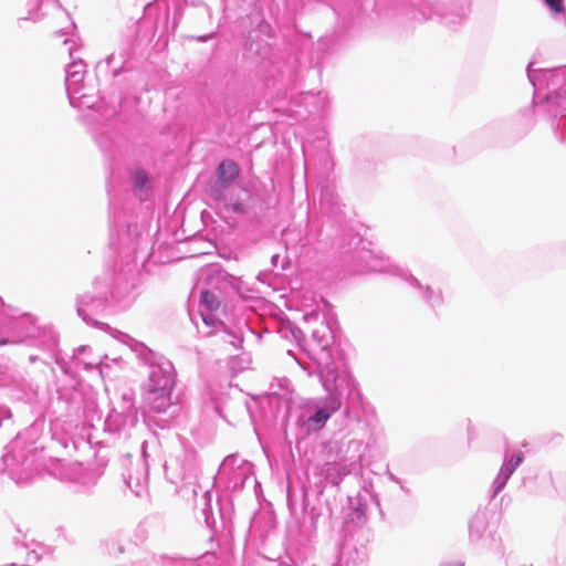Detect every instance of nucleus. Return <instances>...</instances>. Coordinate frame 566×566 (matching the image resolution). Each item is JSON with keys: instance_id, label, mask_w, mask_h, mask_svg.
I'll return each instance as SVG.
<instances>
[{"instance_id": "nucleus-51", "label": "nucleus", "mask_w": 566, "mask_h": 566, "mask_svg": "<svg viewBox=\"0 0 566 566\" xmlns=\"http://www.w3.org/2000/svg\"><path fill=\"white\" fill-rule=\"evenodd\" d=\"M557 138L563 140V139H566V136L560 135V136H557Z\"/></svg>"}, {"instance_id": "nucleus-49", "label": "nucleus", "mask_w": 566, "mask_h": 566, "mask_svg": "<svg viewBox=\"0 0 566 566\" xmlns=\"http://www.w3.org/2000/svg\"><path fill=\"white\" fill-rule=\"evenodd\" d=\"M352 444H354V446H360V442L355 441V440H352V441L349 442V446H352Z\"/></svg>"}, {"instance_id": "nucleus-2", "label": "nucleus", "mask_w": 566, "mask_h": 566, "mask_svg": "<svg viewBox=\"0 0 566 566\" xmlns=\"http://www.w3.org/2000/svg\"><path fill=\"white\" fill-rule=\"evenodd\" d=\"M114 336L128 345L149 366L145 401L150 410L163 413L177 405L180 391L176 390V371L172 363L123 332L116 331Z\"/></svg>"}, {"instance_id": "nucleus-26", "label": "nucleus", "mask_w": 566, "mask_h": 566, "mask_svg": "<svg viewBox=\"0 0 566 566\" xmlns=\"http://www.w3.org/2000/svg\"><path fill=\"white\" fill-rule=\"evenodd\" d=\"M81 401L82 394L80 391L72 392L69 405L70 415L78 418H87L90 413H93L95 411V402L94 400H88L85 401L83 406H81Z\"/></svg>"}, {"instance_id": "nucleus-30", "label": "nucleus", "mask_w": 566, "mask_h": 566, "mask_svg": "<svg viewBox=\"0 0 566 566\" xmlns=\"http://www.w3.org/2000/svg\"><path fill=\"white\" fill-rule=\"evenodd\" d=\"M555 17L565 15L564 0H544Z\"/></svg>"}, {"instance_id": "nucleus-44", "label": "nucleus", "mask_w": 566, "mask_h": 566, "mask_svg": "<svg viewBox=\"0 0 566 566\" xmlns=\"http://www.w3.org/2000/svg\"><path fill=\"white\" fill-rule=\"evenodd\" d=\"M114 60H115L114 54L109 55V56L107 57V60H106V61H107V64H108V65H111V64L113 63V61H114Z\"/></svg>"}, {"instance_id": "nucleus-41", "label": "nucleus", "mask_w": 566, "mask_h": 566, "mask_svg": "<svg viewBox=\"0 0 566 566\" xmlns=\"http://www.w3.org/2000/svg\"><path fill=\"white\" fill-rule=\"evenodd\" d=\"M399 488L406 493V494H409L410 493V489L407 488L403 482L401 481V484H398Z\"/></svg>"}, {"instance_id": "nucleus-1", "label": "nucleus", "mask_w": 566, "mask_h": 566, "mask_svg": "<svg viewBox=\"0 0 566 566\" xmlns=\"http://www.w3.org/2000/svg\"><path fill=\"white\" fill-rule=\"evenodd\" d=\"M111 247L126 259L118 270L107 271L93 282V293L87 292L76 298V312L82 321L95 328L109 329L111 327L99 321L102 314L109 306L118 310L128 308L138 295L139 264L138 254L147 256L148 240L143 235V226L132 220L125 209L117 216L112 210L114 202H109Z\"/></svg>"}, {"instance_id": "nucleus-34", "label": "nucleus", "mask_w": 566, "mask_h": 566, "mask_svg": "<svg viewBox=\"0 0 566 566\" xmlns=\"http://www.w3.org/2000/svg\"><path fill=\"white\" fill-rule=\"evenodd\" d=\"M34 3L38 6V10L40 11L44 6L51 3L57 11H61L62 8L57 1L54 0H42L39 2L38 0H34Z\"/></svg>"}, {"instance_id": "nucleus-4", "label": "nucleus", "mask_w": 566, "mask_h": 566, "mask_svg": "<svg viewBox=\"0 0 566 566\" xmlns=\"http://www.w3.org/2000/svg\"><path fill=\"white\" fill-rule=\"evenodd\" d=\"M526 73L534 92V114L551 120L556 129L555 120L559 118L562 126L566 125V67L533 69L528 63Z\"/></svg>"}, {"instance_id": "nucleus-22", "label": "nucleus", "mask_w": 566, "mask_h": 566, "mask_svg": "<svg viewBox=\"0 0 566 566\" xmlns=\"http://www.w3.org/2000/svg\"><path fill=\"white\" fill-rule=\"evenodd\" d=\"M326 96L319 94H312L311 92L302 93L295 97L291 104L292 106H304L308 114L321 115L325 112Z\"/></svg>"}, {"instance_id": "nucleus-31", "label": "nucleus", "mask_w": 566, "mask_h": 566, "mask_svg": "<svg viewBox=\"0 0 566 566\" xmlns=\"http://www.w3.org/2000/svg\"><path fill=\"white\" fill-rule=\"evenodd\" d=\"M2 300L0 298V346L9 344V338H6V327H3V323H6V315L2 312Z\"/></svg>"}, {"instance_id": "nucleus-42", "label": "nucleus", "mask_w": 566, "mask_h": 566, "mask_svg": "<svg viewBox=\"0 0 566 566\" xmlns=\"http://www.w3.org/2000/svg\"><path fill=\"white\" fill-rule=\"evenodd\" d=\"M87 475L91 478L92 484H95L96 483V476H95L94 472H88Z\"/></svg>"}, {"instance_id": "nucleus-37", "label": "nucleus", "mask_w": 566, "mask_h": 566, "mask_svg": "<svg viewBox=\"0 0 566 566\" xmlns=\"http://www.w3.org/2000/svg\"><path fill=\"white\" fill-rule=\"evenodd\" d=\"M214 36V32H211L209 34L197 36V41L199 42H207L208 40L212 39Z\"/></svg>"}, {"instance_id": "nucleus-23", "label": "nucleus", "mask_w": 566, "mask_h": 566, "mask_svg": "<svg viewBox=\"0 0 566 566\" xmlns=\"http://www.w3.org/2000/svg\"><path fill=\"white\" fill-rule=\"evenodd\" d=\"M490 511L486 507H480L469 521L470 541L476 543L481 541L488 531Z\"/></svg>"}, {"instance_id": "nucleus-25", "label": "nucleus", "mask_w": 566, "mask_h": 566, "mask_svg": "<svg viewBox=\"0 0 566 566\" xmlns=\"http://www.w3.org/2000/svg\"><path fill=\"white\" fill-rule=\"evenodd\" d=\"M471 11L470 0H451L449 10L442 15L446 24L455 25L468 18Z\"/></svg>"}, {"instance_id": "nucleus-19", "label": "nucleus", "mask_w": 566, "mask_h": 566, "mask_svg": "<svg viewBox=\"0 0 566 566\" xmlns=\"http://www.w3.org/2000/svg\"><path fill=\"white\" fill-rule=\"evenodd\" d=\"M145 446L146 442L142 444L143 462L137 463V468L134 472L129 471L127 475H124L125 483L137 496H140L146 491L148 481V464L146 461Z\"/></svg>"}, {"instance_id": "nucleus-17", "label": "nucleus", "mask_w": 566, "mask_h": 566, "mask_svg": "<svg viewBox=\"0 0 566 566\" xmlns=\"http://www.w3.org/2000/svg\"><path fill=\"white\" fill-rule=\"evenodd\" d=\"M354 259L357 262V271L359 272L394 273L398 270L388 259L376 255L374 251L365 247L355 252Z\"/></svg>"}, {"instance_id": "nucleus-43", "label": "nucleus", "mask_w": 566, "mask_h": 566, "mask_svg": "<svg viewBox=\"0 0 566 566\" xmlns=\"http://www.w3.org/2000/svg\"><path fill=\"white\" fill-rule=\"evenodd\" d=\"M39 359H40V357H38V356H35V355H30V356H29V361H30L31 364L35 363V361H36V360H39Z\"/></svg>"}, {"instance_id": "nucleus-15", "label": "nucleus", "mask_w": 566, "mask_h": 566, "mask_svg": "<svg viewBox=\"0 0 566 566\" xmlns=\"http://www.w3.org/2000/svg\"><path fill=\"white\" fill-rule=\"evenodd\" d=\"M356 467L355 461H348L343 457H337L332 461H326L317 468L319 476V493L323 492V483H329L339 486L345 476L349 475Z\"/></svg>"}, {"instance_id": "nucleus-12", "label": "nucleus", "mask_w": 566, "mask_h": 566, "mask_svg": "<svg viewBox=\"0 0 566 566\" xmlns=\"http://www.w3.org/2000/svg\"><path fill=\"white\" fill-rule=\"evenodd\" d=\"M86 73V64L82 59H73L66 67L65 87L70 104L77 108H91L94 105L93 97L84 92L83 80Z\"/></svg>"}, {"instance_id": "nucleus-33", "label": "nucleus", "mask_w": 566, "mask_h": 566, "mask_svg": "<svg viewBox=\"0 0 566 566\" xmlns=\"http://www.w3.org/2000/svg\"><path fill=\"white\" fill-rule=\"evenodd\" d=\"M15 460V455L14 454H7L4 458H3V461H4V464H6V468L7 470H9L10 472V475L13 480H15L17 482H20V480L22 479L21 476H15L14 472H13V469L10 468V461H14Z\"/></svg>"}, {"instance_id": "nucleus-18", "label": "nucleus", "mask_w": 566, "mask_h": 566, "mask_svg": "<svg viewBox=\"0 0 566 566\" xmlns=\"http://www.w3.org/2000/svg\"><path fill=\"white\" fill-rule=\"evenodd\" d=\"M324 515L323 506L304 507L302 518L298 522V536L300 541L307 544L312 543L317 535V524L319 518Z\"/></svg>"}, {"instance_id": "nucleus-46", "label": "nucleus", "mask_w": 566, "mask_h": 566, "mask_svg": "<svg viewBox=\"0 0 566 566\" xmlns=\"http://www.w3.org/2000/svg\"><path fill=\"white\" fill-rule=\"evenodd\" d=\"M104 145H105V146H107V147H109V146H112L113 144H104ZM102 151H103V153H106V151H108V148L103 147V148H102Z\"/></svg>"}, {"instance_id": "nucleus-20", "label": "nucleus", "mask_w": 566, "mask_h": 566, "mask_svg": "<svg viewBox=\"0 0 566 566\" xmlns=\"http://www.w3.org/2000/svg\"><path fill=\"white\" fill-rule=\"evenodd\" d=\"M406 281L410 286L417 290L421 300L431 308L436 310L443 305L444 297L441 290H436L430 285H423L417 277L410 274L406 276Z\"/></svg>"}, {"instance_id": "nucleus-5", "label": "nucleus", "mask_w": 566, "mask_h": 566, "mask_svg": "<svg viewBox=\"0 0 566 566\" xmlns=\"http://www.w3.org/2000/svg\"><path fill=\"white\" fill-rule=\"evenodd\" d=\"M279 332L282 337L295 340L297 346L316 364L321 382L325 390H329L337 380L338 374L331 352L334 335L328 324L321 322L313 329L308 342L305 339L303 331L290 321L283 322Z\"/></svg>"}, {"instance_id": "nucleus-53", "label": "nucleus", "mask_w": 566, "mask_h": 566, "mask_svg": "<svg viewBox=\"0 0 566 566\" xmlns=\"http://www.w3.org/2000/svg\"><path fill=\"white\" fill-rule=\"evenodd\" d=\"M305 151H306V150H305V147L303 146V147H302V153H303L304 155H305Z\"/></svg>"}, {"instance_id": "nucleus-40", "label": "nucleus", "mask_w": 566, "mask_h": 566, "mask_svg": "<svg viewBox=\"0 0 566 566\" xmlns=\"http://www.w3.org/2000/svg\"><path fill=\"white\" fill-rule=\"evenodd\" d=\"M440 566H463L460 562H450V563H443Z\"/></svg>"}, {"instance_id": "nucleus-24", "label": "nucleus", "mask_w": 566, "mask_h": 566, "mask_svg": "<svg viewBox=\"0 0 566 566\" xmlns=\"http://www.w3.org/2000/svg\"><path fill=\"white\" fill-rule=\"evenodd\" d=\"M368 408V403L364 400L363 395L358 389L354 388L348 392L344 410L347 418L360 421L361 416L367 413Z\"/></svg>"}, {"instance_id": "nucleus-50", "label": "nucleus", "mask_w": 566, "mask_h": 566, "mask_svg": "<svg viewBox=\"0 0 566 566\" xmlns=\"http://www.w3.org/2000/svg\"><path fill=\"white\" fill-rule=\"evenodd\" d=\"M151 8H153V3H147V4L145 6V10H151Z\"/></svg>"}, {"instance_id": "nucleus-14", "label": "nucleus", "mask_w": 566, "mask_h": 566, "mask_svg": "<svg viewBox=\"0 0 566 566\" xmlns=\"http://www.w3.org/2000/svg\"><path fill=\"white\" fill-rule=\"evenodd\" d=\"M126 186L139 202L150 201L154 195V179L142 166L134 165L127 169Z\"/></svg>"}, {"instance_id": "nucleus-48", "label": "nucleus", "mask_w": 566, "mask_h": 566, "mask_svg": "<svg viewBox=\"0 0 566 566\" xmlns=\"http://www.w3.org/2000/svg\"><path fill=\"white\" fill-rule=\"evenodd\" d=\"M116 113H117V108H116V107H114V108H113V111H112V113H111L109 115H106V116H107V117H111V116L115 115Z\"/></svg>"}, {"instance_id": "nucleus-32", "label": "nucleus", "mask_w": 566, "mask_h": 566, "mask_svg": "<svg viewBox=\"0 0 566 566\" xmlns=\"http://www.w3.org/2000/svg\"><path fill=\"white\" fill-rule=\"evenodd\" d=\"M108 554L119 555L124 553V546L115 539L107 542L106 544Z\"/></svg>"}, {"instance_id": "nucleus-39", "label": "nucleus", "mask_w": 566, "mask_h": 566, "mask_svg": "<svg viewBox=\"0 0 566 566\" xmlns=\"http://www.w3.org/2000/svg\"><path fill=\"white\" fill-rule=\"evenodd\" d=\"M280 259H281V258H280V255H279V254H274V255H272V258H271V263H272V265H273L274 268H276V266H277V264H279V262H280Z\"/></svg>"}, {"instance_id": "nucleus-7", "label": "nucleus", "mask_w": 566, "mask_h": 566, "mask_svg": "<svg viewBox=\"0 0 566 566\" xmlns=\"http://www.w3.org/2000/svg\"><path fill=\"white\" fill-rule=\"evenodd\" d=\"M239 176L238 165L230 159L222 160L217 167V178L209 186L210 198L228 212L242 214L247 211L245 205L234 196L238 187L234 180Z\"/></svg>"}, {"instance_id": "nucleus-35", "label": "nucleus", "mask_w": 566, "mask_h": 566, "mask_svg": "<svg viewBox=\"0 0 566 566\" xmlns=\"http://www.w3.org/2000/svg\"><path fill=\"white\" fill-rule=\"evenodd\" d=\"M287 355L291 356L303 369H307L303 359L296 356L293 350L289 349Z\"/></svg>"}, {"instance_id": "nucleus-45", "label": "nucleus", "mask_w": 566, "mask_h": 566, "mask_svg": "<svg viewBox=\"0 0 566 566\" xmlns=\"http://www.w3.org/2000/svg\"><path fill=\"white\" fill-rule=\"evenodd\" d=\"M55 34L57 36H63L65 34V31L64 30H59V31L55 32Z\"/></svg>"}, {"instance_id": "nucleus-9", "label": "nucleus", "mask_w": 566, "mask_h": 566, "mask_svg": "<svg viewBox=\"0 0 566 566\" xmlns=\"http://www.w3.org/2000/svg\"><path fill=\"white\" fill-rule=\"evenodd\" d=\"M138 422V412L133 394H124L122 400L107 415L104 431L117 437H128Z\"/></svg>"}, {"instance_id": "nucleus-10", "label": "nucleus", "mask_w": 566, "mask_h": 566, "mask_svg": "<svg viewBox=\"0 0 566 566\" xmlns=\"http://www.w3.org/2000/svg\"><path fill=\"white\" fill-rule=\"evenodd\" d=\"M51 357L65 375H73L75 373L73 367H76L84 370L96 369L104 376V369L108 367L106 363L107 356L93 355L92 348L86 345L75 348L70 359L63 357L62 352L56 350V348L52 352Z\"/></svg>"}, {"instance_id": "nucleus-21", "label": "nucleus", "mask_w": 566, "mask_h": 566, "mask_svg": "<svg viewBox=\"0 0 566 566\" xmlns=\"http://www.w3.org/2000/svg\"><path fill=\"white\" fill-rule=\"evenodd\" d=\"M319 205L322 211L334 218H338L342 214V205L339 197L336 193L334 185L324 182L319 187Z\"/></svg>"}, {"instance_id": "nucleus-28", "label": "nucleus", "mask_w": 566, "mask_h": 566, "mask_svg": "<svg viewBox=\"0 0 566 566\" xmlns=\"http://www.w3.org/2000/svg\"><path fill=\"white\" fill-rule=\"evenodd\" d=\"M200 306L203 311L216 312L220 306L219 297L216 293L205 290L201 292Z\"/></svg>"}, {"instance_id": "nucleus-27", "label": "nucleus", "mask_w": 566, "mask_h": 566, "mask_svg": "<svg viewBox=\"0 0 566 566\" xmlns=\"http://www.w3.org/2000/svg\"><path fill=\"white\" fill-rule=\"evenodd\" d=\"M200 504H201V513L205 518L206 525L213 530L216 526V520L213 517L212 507H211V493L208 490H205L201 497H200Z\"/></svg>"}, {"instance_id": "nucleus-36", "label": "nucleus", "mask_w": 566, "mask_h": 566, "mask_svg": "<svg viewBox=\"0 0 566 566\" xmlns=\"http://www.w3.org/2000/svg\"><path fill=\"white\" fill-rule=\"evenodd\" d=\"M386 475L388 476V479L396 483V484H401V479L398 478L397 475H395L390 470L389 468L387 467V470H386Z\"/></svg>"}, {"instance_id": "nucleus-6", "label": "nucleus", "mask_w": 566, "mask_h": 566, "mask_svg": "<svg viewBox=\"0 0 566 566\" xmlns=\"http://www.w3.org/2000/svg\"><path fill=\"white\" fill-rule=\"evenodd\" d=\"M2 312L6 315L3 327L9 344L23 343L49 353L57 347L59 336L51 326H40L31 314L20 313L18 308L6 304H2Z\"/></svg>"}, {"instance_id": "nucleus-29", "label": "nucleus", "mask_w": 566, "mask_h": 566, "mask_svg": "<svg viewBox=\"0 0 566 566\" xmlns=\"http://www.w3.org/2000/svg\"><path fill=\"white\" fill-rule=\"evenodd\" d=\"M200 315L203 321V323L207 326L217 327V326H224L223 322H221L217 316L214 315V312H208L200 310Z\"/></svg>"}, {"instance_id": "nucleus-8", "label": "nucleus", "mask_w": 566, "mask_h": 566, "mask_svg": "<svg viewBox=\"0 0 566 566\" xmlns=\"http://www.w3.org/2000/svg\"><path fill=\"white\" fill-rule=\"evenodd\" d=\"M166 479L175 485L189 486L192 494L197 495V481L200 467L198 454L195 450L180 448L164 463Z\"/></svg>"}, {"instance_id": "nucleus-38", "label": "nucleus", "mask_w": 566, "mask_h": 566, "mask_svg": "<svg viewBox=\"0 0 566 566\" xmlns=\"http://www.w3.org/2000/svg\"><path fill=\"white\" fill-rule=\"evenodd\" d=\"M25 20H32V21H38L40 20V15L38 13H33V12H29V15L24 18Z\"/></svg>"}, {"instance_id": "nucleus-11", "label": "nucleus", "mask_w": 566, "mask_h": 566, "mask_svg": "<svg viewBox=\"0 0 566 566\" xmlns=\"http://www.w3.org/2000/svg\"><path fill=\"white\" fill-rule=\"evenodd\" d=\"M337 382V380L335 381ZM328 395L316 403L315 410L306 416L301 415L297 423L306 432L312 433L321 430L331 416L336 412L342 406L340 395L337 391V384H334L329 390H326Z\"/></svg>"}, {"instance_id": "nucleus-52", "label": "nucleus", "mask_w": 566, "mask_h": 566, "mask_svg": "<svg viewBox=\"0 0 566 566\" xmlns=\"http://www.w3.org/2000/svg\"><path fill=\"white\" fill-rule=\"evenodd\" d=\"M298 116H303L300 111H295Z\"/></svg>"}, {"instance_id": "nucleus-13", "label": "nucleus", "mask_w": 566, "mask_h": 566, "mask_svg": "<svg viewBox=\"0 0 566 566\" xmlns=\"http://www.w3.org/2000/svg\"><path fill=\"white\" fill-rule=\"evenodd\" d=\"M252 473V464L240 459L237 454L224 458L219 467L218 475L227 480V489L237 492L241 491Z\"/></svg>"}, {"instance_id": "nucleus-16", "label": "nucleus", "mask_w": 566, "mask_h": 566, "mask_svg": "<svg viewBox=\"0 0 566 566\" xmlns=\"http://www.w3.org/2000/svg\"><path fill=\"white\" fill-rule=\"evenodd\" d=\"M524 460L525 455L522 451H515L513 453L505 452L500 471L490 488L491 499H494L505 488L512 474Z\"/></svg>"}, {"instance_id": "nucleus-47", "label": "nucleus", "mask_w": 566, "mask_h": 566, "mask_svg": "<svg viewBox=\"0 0 566 566\" xmlns=\"http://www.w3.org/2000/svg\"><path fill=\"white\" fill-rule=\"evenodd\" d=\"M69 53H70V56L73 59V53H74V49H73V46H70V48H69Z\"/></svg>"}, {"instance_id": "nucleus-3", "label": "nucleus", "mask_w": 566, "mask_h": 566, "mask_svg": "<svg viewBox=\"0 0 566 566\" xmlns=\"http://www.w3.org/2000/svg\"><path fill=\"white\" fill-rule=\"evenodd\" d=\"M380 506L378 495L373 491V482L364 481L361 490L355 496H348V511L343 527V542L339 547L338 562L333 566H356L368 557V505Z\"/></svg>"}]
</instances>
